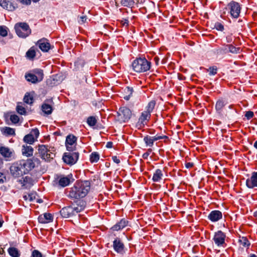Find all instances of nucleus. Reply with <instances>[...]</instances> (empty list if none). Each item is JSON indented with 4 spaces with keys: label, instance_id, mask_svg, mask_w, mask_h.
<instances>
[{
    "label": "nucleus",
    "instance_id": "f257e3e1",
    "mask_svg": "<svg viewBox=\"0 0 257 257\" xmlns=\"http://www.w3.org/2000/svg\"><path fill=\"white\" fill-rule=\"evenodd\" d=\"M35 163L32 159L21 160L14 163L10 167L11 174L14 177H19L26 174L35 167Z\"/></svg>",
    "mask_w": 257,
    "mask_h": 257
},
{
    "label": "nucleus",
    "instance_id": "f03ea898",
    "mask_svg": "<svg viewBox=\"0 0 257 257\" xmlns=\"http://www.w3.org/2000/svg\"><path fill=\"white\" fill-rule=\"evenodd\" d=\"M90 188L89 181L77 183L71 188L69 196L71 198L76 199L83 198L87 194Z\"/></svg>",
    "mask_w": 257,
    "mask_h": 257
},
{
    "label": "nucleus",
    "instance_id": "7ed1b4c3",
    "mask_svg": "<svg viewBox=\"0 0 257 257\" xmlns=\"http://www.w3.org/2000/svg\"><path fill=\"white\" fill-rule=\"evenodd\" d=\"M156 105V101L152 100L150 101L145 107V110L143 111L136 123V126L140 128L145 126L151 118V112L153 111Z\"/></svg>",
    "mask_w": 257,
    "mask_h": 257
},
{
    "label": "nucleus",
    "instance_id": "20e7f679",
    "mask_svg": "<svg viewBox=\"0 0 257 257\" xmlns=\"http://www.w3.org/2000/svg\"><path fill=\"white\" fill-rule=\"evenodd\" d=\"M132 67L134 70L137 72H146L150 69L151 62L145 58H140L133 61Z\"/></svg>",
    "mask_w": 257,
    "mask_h": 257
},
{
    "label": "nucleus",
    "instance_id": "39448f33",
    "mask_svg": "<svg viewBox=\"0 0 257 257\" xmlns=\"http://www.w3.org/2000/svg\"><path fill=\"white\" fill-rule=\"evenodd\" d=\"M38 147L39 156L43 160L49 161L55 157L54 148L44 145H39Z\"/></svg>",
    "mask_w": 257,
    "mask_h": 257
},
{
    "label": "nucleus",
    "instance_id": "423d86ee",
    "mask_svg": "<svg viewBox=\"0 0 257 257\" xmlns=\"http://www.w3.org/2000/svg\"><path fill=\"white\" fill-rule=\"evenodd\" d=\"M15 30L17 35L21 38H25L31 33V30L26 23H18L15 25Z\"/></svg>",
    "mask_w": 257,
    "mask_h": 257
},
{
    "label": "nucleus",
    "instance_id": "0eeeda50",
    "mask_svg": "<svg viewBox=\"0 0 257 257\" xmlns=\"http://www.w3.org/2000/svg\"><path fill=\"white\" fill-rule=\"evenodd\" d=\"M117 113V120L120 122H125L131 117L132 111L126 107H120Z\"/></svg>",
    "mask_w": 257,
    "mask_h": 257
},
{
    "label": "nucleus",
    "instance_id": "6e6552de",
    "mask_svg": "<svg viewBox=\"0 0 257 257\" xmlns=\"http://www.w3.org/2000/svg\"><path fill=\"white\" fill-rule=\"evenodd\" d=\"M79 154L78 152H70L65 153L63 156V161L67 164L72 165L75 164L78 160Z\"/></svg>",
    "mask_w": 257,
    "mask_h": 257
},
{
    "label": "nucleus",
    "instance_id": "1a4fd4ad",
    "mask_svg": "<svg viewBox=\"0 0 257 257\" xmlns=\"http://www.w3.org/2000/svg\"><path fill=\"white\" fill-rule=\"evenodd\" d=\"M226 9L229 10V13L232 18H237L239 17L240 13V7L238 3L232 1L228 4Z\"/></svg>",
    "mask_w": 257,
    "mask_h": 257
},
{
    "label": "nucleus",
    "instance_id": "9d476101",
    "mask_svg": "<svg viewBox=\"0 0 257 257\" xmlns=\"http://www.w3.org/2000/svg\"><path fill=\"white\" fill-rule=\"evenodd\" d=\"M112 247L114 250L118 254L123 255L125 253V247L121 239L116 237L113 241Z\"/></svg>",
    "mask_w": 257,
    "mask_h": 257
},
{
    "label": "nucleus",
    "instance_id": "9b49d317",
    "mask_svg": "<svg viewBox=\"0 0 257 257\" xmlns=\"http://www.w3.org/2000/svg\"><path fill=\"white\" fill-rule=\"evenodd\" d=\"M39 131L37 128L33 129L30 134L26 135L24 138V141L30 145L33 144L39 136Z\"/></svg>",
    "mask_w": 257,
    "mask_h": 257
},
{
    "label": "nucleus",
    "instance_id": "f8f14e48",
    "mask_svg": "<svg viewBox=\"0 0 257 257\" xmlns=\"http://www.w3.org/2000/svg\"><path fill=\"white\" fill-rule=\"evenodd\" d=\"M77 138L73 135H69L66 139L65 146L69 152H73L76 150Z\"/></svg>",
    "mask_w": 257,
    "mask_h": 257
},
{
    "label": "nucleus",
    "instance_id": "ddd939ff",
    "mask_svg": "<svg viewBox=\"0 0 257 257\" xmlns=\"http://www.w3.org/2000/svg\"><path fill=\"white\" fill-rule=\"evenodd\" d=\"M225 233L221 230H219L215 233L213 240L217 246H222L225 244Z\"/></svg>",
    "mask_w": 257,
    "mask_h": 257
},
{
    "label": "nucleus",
    "instance_id": "4468645a",
    "mask_svg": "<svg viewBox=\"0 0 257 257\" xmlns=\"http://www.w3.org/2000/svg\"><path fill=\"white\" fill-rule=\"evenodd\" d=\"M36 45L38 46L41 51L44 52H47L52 48L49 41L45 38L38 40L36 43Z\"/></svg>",
    "mask_w": 257,
    "mask_h": 257
},
{
    "label": "nucleus",
    "instance_id": "2eb2a0df",
    "mask_svg": "<svg viewBox=\"0 0 257 257\" xmlns=\"http://www.w3.org/2000/svg\"><path fill=\"white\" fill-rule=\"evenodd\" d=\"M246 186L249 189L257 187V172H253L249 178L246 180Z\"/></svg>",
    "mask_w": 257,
    "mask_h": 257
},
{
    "label": "nucleus",
    "instance_id": "dca6fc26",
    "mask_svg": "<svg viewBox=\"0 0 257 257\" xmlns=\"http://www.w3.org/2000/svg\"><path fill=\"white\" fill-rule=\"evenodd\" d=\"M72 175H69L67 176H60L57 178V182L58 185L61 187H65L69 185Z\"/></svg>",
    "mask_w": 257,
    "mask_h": 257
},
{
    "label": "nucleus",
    "instance_id": "f3484780",
    "mask_svg": "<svg viewBox=\"0 0 257 257\" xmlns=\"http://www.w3.org/2000/svg\"><path fill=\"white\" fill-rule=\"evenodd\" d=\"M222 217V212L219 210L212 211L208 216V218L212 222H216Z\"/></svg>",
    "mask_w": 257,
    "mask_h": 257
},
{
    "label": "nucleus",
    "instance_id": "a211bd4d",
    "mask_svg": "<svg viewBox=\"0 0 257 257\" xmlns=\"http://www.w3.org/2000/svg\"><path fill=\"white\" fill-rule=\"evenodd\" d=\"M128 221L125 219H121L119 222L111 227V229L113 231H119L127 226Z\"/></svg>",
    "mask_w": 257,
    "mask_h": 257
},
{
    "label": "nucleus",
    "instance_id": "6ab92c4d",
    "mask_svg": "<svg viewBox=\"0 0 257 257\" xmlns=\"http://www.w3.org/2000/svg\"><path fill=\"white\" fill-rule=\"evenodd\" d=\"M0 6L10 11H14L16 8L15 5L9 0H0Z\"/></svg>",
    "mask_w": 257,
    "mask_h": 257
},
{
    "label": "nucleus",
    "instance_id": "aec40b11",
    "mask_svg": "<svg viewBox=\"0 0 257 257\" xmlns=\"http://www.w3.org/2000/svg\"><path fill=\"white\" fill-rule=\"evenodd\" d=\"M61 215L64 218H68L73 215L72 206H67L63 208L60 210Z\"/></svg>",
    "mask_w": 257,
    "mask_h": 257
},
{
    "label": "nucleus",
    "instance_id": "412c9836",
    "mask_svg": "<svg viewBox=\"0 0 257 257\" xmlns=\"http://www.w3.org/2000/svg\"><path fill=\"white\" fill-rule=\"evenodd\" d=\"M53 216L51 214L45 213L41 215L38 217V220L41 223H47L53 220Z\"/></svg>",
    "mask_w": 257,
    "mask_h": 257
},
{
    "label": "nucleus",
    "instance_id": "4be33fe9",
    "mask_svg": "<svg viewBox=\"0 0 257 257\" xmlns=\"http://www.w3.org/2000/svg\"><path fill=\"white\" fill-rule=\"evenodd\" d=\"M22 151L23 155L30 157L33 155V148L31 146L23 145Z\"/></svg>",
    "mask_w": 257,
    "mask_h": 257
},
{
    "label": "nucleus",
    "instance_id": "5701e85b",
    "mask_svg": "<svg viewBox=\"0 0 257 257\" xmlns=\"http://www.w3.org/2000/svg\"><path fill=\"white\" fill-rule=\"evenodd\" d=\"M215 53L218 55H222L228 53V44H222L221 47L215 50Z\"/></svg>",
    "mask_w": 257,
    "mask_h": 257
},
{
    "label": "nucleus",
    "instance_id": "b1692460",
    "mask_svg": "<svg viewBox=\"0 0 257 257\" xmlns=\"http://www.w3.org/2000/svg\"><path fill=\"white\" fill-rule=\"evenodd\" d=\"M36 47L33 46L31 47L26 52V57L29 60H33L36 56Z\"/></svg>",
    "mask_w": 257,
    "mask_h": 257
},
{
    "label": "nucleus",
    "instance_id": "393cba45",
    "mask_svg": "<svg viewBox=\"0 0 257 257\" xmlns=\"http://www.w3.org/2000/svg\"><path fill=\"white\" fill-rule=\"evenodd\" d=\"M116 4H120L124 7H131L134 3V0H115Z\"/></svg>",
    "mask_w": 257,
    "mask_h": 257
},
{
    "label": "nucleus",
    "instance_id": "a878e982",
    "mask_svg": "<svg viewBox=\"0 0 257 257\" xmlns=\"http://www.w3.org/2000/svg\"><path fill=\"white\" fill-rule=\"evenodd\" d=\"M0 153L5 158H10L12 154V152L8 148L5 147H2L0 148Z\"/></svg>",
    "mask_w": 257,
    "mask_h": 257
},
{
    "label": "nucleus",
    "instance_id": "bb28decb",
    "mask_svg": "<svg viewBox=\"0 0 257 257\" xmlns=\"http://www.w3.org/2000/svg\"><path fill=\"white\" fill-rule=\"evenodd\" d=\"M25 78L28 81L31 82L33 83H36L40 81L35 76V74H34L33 73L26 74Z\"/></svg>",
    "mask_w": 257,
    "mask_h": 257
},
{
    "label": "nucleus",
    "instance_id": "cd10ccee",
    "mask_svg": "<svg viewBox=\"0 0 257 257\" xmlns=\"http://www.w3.org/2000/svg\"><path fill=\"white\" fill-rule=\"evenodd\" d=\"M162 176L163 173L162 170L158 169L155 171L152 180L155 182H159L162 179Z\"/></svg>",
    "mask_w": 257,
    "mask_h": 257
},
{
    "label": "nucleus",
    "instance_id": "c85d7f7f",
    "mask_svg": "<svg viewBox=\"0 0 257 257\" xmlns=\"http://www.w3.org/2000/svg\"><path fill=\"white\" fill-rule=\"evenodd\" d=\"M42 110L44 113L49 115L52 113L53 108L51 105L44 103L42 105Z\"/></svg>",
    "mask_w": 257,
    "mask_h": 257
},
{
    "label": "nucleus",
    "instance_id": "c756f323",
    "mask_svg": "<svg viewBox=\"0 0 257 257\" xmlns=\"http://www.w3.org/2000/svg\"><path fill=\"white\" fill-rule=\"evenodd\" d=\"M8 253L12 257H20V252L19 250L15 247H10L8 250Z\"/></svg>",
    "mask_w": 257,
    "mask_h": 257
},
{
    "label": "nucleus",
    "instance_id": "7c9ffc66",
    "mask_svg": "<svg viewBox=\"0 0 257 257\" xmlns=\"http://www.w3.org/2000/svg\"><path fill=\"white\" fill-rule=\"evenodd\" d=\"M240 52V48L236 47L232 44H228V53L233 54H239Z\"/></svg>",
    "mask_w": 257,
    "mask_h": 257
},
{
    "label": "nucleus",
    "instance_id": "2f4dec72",
    "mask_svg": "<svg viewBox=\"0 0 257 257\" xmlns=\"http://www.w3.org/2000/svg\"><path fill=\"white\" fill-rule=\"evenodd\" d=\"M34 184L33 179L29 176H26L24 178V186H26V187H30Z\"/></svg>",
    "mask_w": 257,
    "mask_h": 257
},
{
    "label": "nucleus",
    "instance_id": "473e14b6",
    "mask_svg": "<svg viewBox=\"0 0 257 257\" xmlns=\"http://www.w3.org/2000/svg\"><path fill=\"white\" fill-rule=\"evenodd\" d=\"M34 74L38 78L39 81H42L43 79L44 74L43 70L40 69H36L33 70Z\"/></svg>",
    "mask_w": 257,
    "mask_h": 257
},
{
    "label": "nucleus",
    "instance_id": "72a5a7b5",
    "mask_svg": "<svg viewBox=\"0 0 257 257\" xmlns=\"http://www.w3.org/2000/svg\"><path fill=\"white\" fill-rule=\"evenodd\" d=\"M99 159V155L98 153L94 152L90 155V161L91 163H96Z\"/></svg>",
    "mask_w": 257,
    "mask_h": 257
},
{
    "label": "nucleus",
    "instance_id": "f704fd0d",
    "mask_svg": "<svg viewBox=\"0 0 257 257\" xmlns=\"http://www.w3.org/2000/svg\"><path fill=\"white\" fill-rule=\"evenodd\" d=\"M144 141L145 143L146 146L149 147H152L154 143L152 137L149 136H147L144 137Z\"/></svg>",
    "mask_w": 257,
    "mask_h": 257
},
{
    "label": "nucleus",
    "instance_id": "c9c22d12",
    "mask_svg": "<svg viewBox=\"0 0 257 257\" xmlns=\"http://www.w3.org/2000/svg\"><path fill=\"white\" fill-rule=\"evenodd\" d=\"M239 242L243 247H248L250 245V242L245 237H241L239 239Z\"/></svg>",
    "mask_w": 257,
    "mask_h": 257
},
{
    "label": "nucleus",
    "instance_id": "e433bc0d",
    "mask_svg": "<svg viewBox=\"0 0 257 257\" xmlns=\"http://www.w3.org/2000/svg\"><path fill=\"white\" fill-rule=\"evenodd\" d=\"M225 105V103L223 100H218L216 103L215 108L217 111H221Z\"/></svg>",
    "mask_w": 257,
    "mask_h": 257
},
{
    "label": "nucleus",
    "instance_id": "4c0bfd02",
    "mask_svg": "<svg viewBox=\"0 0 257 257\" xmlns=\"http://www.w3.org/2000/svg\"><path fill=\"white\" fill-rule=\"evenodd\" d=\"M125 92L128 95L124 96V99L128 100L130 98L131 96L132 95L133 92V88L131 87H127L125 90Z\"/></svg>",
    "mask_w": 257,
    "mask_h": 257
},
{
    "label": "nucleus",
    "instance_id": "58836bf2",
    "mask_svg": "<svg viewBox=\"0 0 257 257\" xmlns=\"http://www.w3.org/2000/svg\"><path fill=\"white\" fill-rule=\"evenodd\" d=\"M97 122V120L94 116H91L88 117L87 123L90 126H94Z\"/></svg>",
    "mask_w": 257,
    "mask_h": 257
},
{
    "label": "nucleus",
    "instance_id": "ea45409f",
    "mask_svg": "<svg viewBox=\"0 0 257 257\" xmlns=\"http://www.w3.org/2000/svg\"><path fill=\"white\" fill-rule=\"evenodd\" d=\"M33 101V97L29 93H27L24 97V101L27 104H32Z\"/></svg>",
    "mask_w": 257,
    "mask_h": 257
},
{
    "label": "nucleus",
    "instance_id": "a19ab883",
    "mask_svg": "<svg viewBox=\"0 0 257 257\" xmlns=\"http://www.w3.org/2000/svg\"><path fill=\"white\" fill-rule=\"evenodd\" d=\"M4 133L8 136H12L15 135V131L14 128L9 127H6L4 129Z\"/></svg>",
    "mask_w": 257,
    "mask_h": 257
},
{
    "label": "nucleus",
    "instance_id": "79ce46f5",
    "mask_svg": "<svg viewBox=\"0 0 257 257\" xmlns=\"http://www.w3.org/2000/svg\"><path fill=\"white\" fill-rule=\"evenodd\" d=\"M8 35V28L5 26H0V35L2 37H6Z\"/></svg>",
    "mask_w": 257,
    "mask_h": 257
},
{
    "label": "nucleus",
    "instance_id": "37998d69",
    "mask_svg": "<svg viewBox=\"0 0 257 257\" xmlns=\"http://www.w3.org/2000/svg\"><path fill=\"white\" fill-rule=\"evenodd\" d=\"M24 198L25 200H29V201H32L36 198L35 193H30L27 195H25Z\"/></svg>",
    "mask_w": 257,
    "mask_h": 257
},
{
    "label": "nucleus",
    "instance_id": "c03bdc74",
    "mask_svg": "<svg viewBox=\"0 0 257 257\" xmlns=\"http://www.w3.org/2000/svg\"><path fill=\"white\" fill-rule=\"evenodd\" d=\"M17 111L19 114L22 115L25 114L26 113L25 108L22 105H17Z\"/></svg>",
    "mask_w": 257,
    "mask_h": 257
},
{
    "label": "nucleus",
    "instance_id": "a18cd8bd",
    "mask_svg": "<svg viewBox=\"0 0 257 257\" xmlns=\"http://www.w3.org/2000/svg\"><path fill=\"white\" fill-rule=\"evenodd\" d=\"M214 28L218 31L222 32L224 28V26L220 22H217L214 24Z\"/></svg>",
    "mask_w": 257,
    "mask_h": 257
},
{
    "label": "nucleus",
    "instance_id": "49530a36",
    "mask_svg": "<svg viewBox=\"0 0 257 257\" xmlns=\"http://www.w3.org/2000/svg\"><path fill=\"white\" fill-rule=\"evenodd\" d=\"M217 68L216 66L210 67L208 71L210 75H214L217 73Z\"/></svg>",
    "mask_w": 257,
    "mask_h": 257
},
{
    "label": "nucleus",
    "instance_id": "de8ad7c7",
    "mask_svg": "<svg viewBox=\"0 0 257 257\" xmlns=\"http://www.w3.org/2000/svg\"><path fill=\"white\" fill-rule=\"evenodd\" d=\"M10 120L14 123H18L19 121V117L16 114H13L10 116Z\"/></svg>",
    "mask_w": 257,
    "mask_h": 257
},
{
    "label": "nucleus",
    "instance_id": "09e8293b",
    "mask_svg": "<svg viewBox=\"0 0 257 257\" xmlns=\"http://www.w3.org/2000/svg\"><path fill=\"white\" fill-rule=\"evenodd\" d=\"M73 215H75L76 213L81 212L83 208L82 206L80 207H72Z\"/></svg>",
    "mask_w": 257,
    "mask_h": 257
},
{
    "label": "nucleus",
    "instance_id": "8fccbe9b",
    "mask_svg": "<svg viewBox=\"0 0 257 257\" xmlns=\"http://www.w3.org/2000/svg\"><path fill=\"white\" fill-rule=\"evenodd\" d=\"M32 257H42V254L41 253L37 250H34L33 251L32 253Z\"/></svg>",
    "mask_w": 257,
    "mask_h": 257
},
{
    "label": "nucleus",
    "instance_id": "3c124183",
    "mask_svg": "<svg viewBox=\"0 0 257 257\" xmlns=\"http://www.w3.org/2000/svg\"><path fill=\"white\" fill-rule=\"evenodd\" d=\"M253 112L251 111H248L246 112L245 114V116L247 118V119H250L253 116Z\"/></svg>",
    "mask_w": 257,
    "mask_h": 257
},
{
    "label": "nucleus",
    "instance_id": "603ef678",
    "mask_svg": "<svg viewBox=\"0 0 257 257\" xmlns=\"http://www.w3.org/2000/svg\"><path fill=\"white\" fill-rule=\"evenodd\" d=\"M152 138H153V141L154 142L155 141H157L161 140V139H167L168 137L166 136H156L153 137Z\"/></svg>",
    "mask_w": 257,
    "mask_h": 257
},
{
    "label": "nucleus",
    "instance_id": "864d4df0",
    "mask_svg": "<svg viewBox=\"0 0 257 257\" xmlns=\"http://www.w3.org/2000/svg\"><path fill=\"white\" fill-rule=\"evenodd\" d=\"M87 20V17L85 16H81L80 17V20L79 21V23L80 24H83L86 22Z\"/></svg>",
    "mask_w": 257,
    "mask_h": 257
},
{
    "label": "nucleus",
    "instance_id": "5fc2aeb1",
    "mask_svg": "<svg viewBox=\"0 0 257 257\" xmlns=\"http://www.w3.org/2000/svg\"><path fill=\"white\" fill-rule=\"evenodd\" d=\"M20 2L23 5H30L31 3V0H19Z\"/></svg>",
    "mask_w": 257,
    "mask_h": 257
},
{
    "label": "nucleus",
    "instance_id": "6e6d98bb",
    "mask_svg": "<svg viewBox=\"0 0 257 257\" xmlns=\"http://www.w3.org/2000/svg\"><path fill=\"white\" fill-rule=\"evenodd\" d=\"M123 26H127L128 25V20L127 19H123L120 22Z\"/></svg>",
    "mask_w": 257,
    "mask_h": 257
},
{
    "label": "nucleus",
    "instance_id": "4d7b16f0",
    "mask_svg": "<svg viewBox=\"0 0 257 257\" xmlns=\"http://www.w3.org/2000/svg\"><path fill=\"white\" fill-rule=\"evenodd\" d=\"M6 180V177L4 176V174L2 173H0V183H3Z\"/></svg>",
    "mask_w": 257,
    "mask_h": 257
},
{
    "label": "nucleus",
    "instance_id": "13d9d810",
    "mask_svg": "<svg viewBox=\"0 0 257 257\" xmlns=\"http://www.w3.org/2000/svg\"><path fill=\"white\" fill-rule=\"evenodd\" d=\"M112 159L113 162L116 164H119L120 163L119 159L116 156H113L112 157Z\"/></svg>",
    "mask_w": 257,
    "mask_h": 257
},
{
    "label": "nucleus",
    "instance_id": "bf43d9fd",
    "mask_svg": "<svg viewBox=\"0 0 257 257\" xmlns=\"http://www.w3.org/2000/svg\"><path fill=\"white\" fill-rule=\"evenodd\" d=\"M232 39L231 35H228L226 37V41L227 43H230L232 42Z\"/></svg>",
    "mask_w": 257,
    "mask_h": 257
},
{
    "label": "nucleus",
    "instance_id": "052dcab7",
    "mask_svg": "<svg viewBox=\"0 0 257 257\" xmlns=\"http://www.w3.org/2000/svg\"><path fill=\"white\" fill-rule=\"evenodd\" d=\"M185 166L187 168H190L193 167V164L192 163L189 162L186 163Z\"/></svg>",
    "mask_w": 257,
    "mask_h": 257
},
{
    "label": "nucleus",
    "instance_id": "680f3d73",
    "mask_svg": "<svg viewBox=\"0 0 257 257\" xmlns=\"http://www.w3.org/2000/svg\"><path fill=\"white\" fill-rule=\"evenodd\" d=\"M150 155L149 152H146L143 155V158L145 159H147Z\"/></svg>",
    "mask_w": 257,
    "mask_h": 257
},
{
    "label": "nucleus",
    "instance_id": "e2e57ef3",
    "mask_svg": "<svg viewBox=\"0 0 257 257\" xmlns=\"http://www.w3.org/2000/svg\"><path fill=\"white\" fill-rule=\"evenodd\" d=\"M112 143L110 142H107L106 144V147L108 148H110L112 147Z\"/></svg>",
    "mask_w": 257,
    "mask_h": 257
},
{
    "label": "nucleus",
    "instance_id": "0e129e2a",
    "mask_svg": "<svg viewBox=\"0 0 257 257\" xmlns=\"http://www.w3.org/2000/svg\"><path fill=\"white\" fill-rule=\"evenodd\" d=\"M4 252H5V251H4V249L2 248H0V254H3L4 253Z\"/></svg>",
    "mask_w": 257,
    "mask_h": 257
},
{
    "label": "nucleus",
    "instance_id": "69168bd1",
    "mask_svg": "<svg viewBox=\"0 0 257 257\" xmlns=\"http://www.w3.org/2000/svg\"><path fill=\"white\" fill-rule=\"evenodd\" d=\"M253 146L255 148H256L257 149V141H256L254 143V145H253Z\"/></svg>",
    "mask_w": 257,
    "mask_h": 257
},
{
    "label": "nucleus",
    "instance_id": "338daca9",
    "mask_svg": "<svg viewBox=\"0 0 257 257\" xmlns=\"http://www.w3.org/2000/svg\"><path fill=\"white\" fill-rule=\"evenodd\" d=\"M155 60L156 61V64H158V61H159V58L158 57H155Z\"/></svg>",
    "mask_w": 257,
    "mask_h": 257
},
{
    "label": "nucleus",
    "instance_id": "774afa93",
    "mask_svg": "<svg viewBox=\"0 0 257 257\" xmlns=\"http://www.w3.org/2000/svg\"><path fill=\"white\" fill-rule=\"evenodd\" d=\"M254 216L257 218V211L254 212Z\"/></svg>",
    "mask_w": 257,
    "mask_h": 257
}]
</instances>
